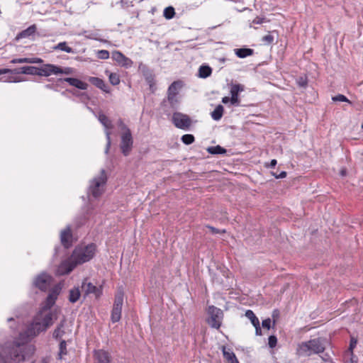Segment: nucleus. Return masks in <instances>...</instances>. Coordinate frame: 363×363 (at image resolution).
Segmentation results:
<instances>
[{
	"mask_svg": "<svg viewBox=\"0 0 363 363\" xmlns=\"http://www.w3.org/2000/svg\"><path fill=\"white\" fill-rule=\"evenodd\" d=\"M57 70H59V72H57V74H64L69 75V74H72L73 73V68L69 67H62L57 66Z\"/></svg>",
	"mask_w": 363,
	"mask_h": 363,
	"instance_id": "obj_40",
	"label": "nucleus"
},
{
	"mask_svg": "<svg viewBox=\"0 0 363 363\" xmlns=\"http://www.w3.org/2000/svg\"><path fill=\"white\" fill-rule=\"evenodd\" d=\"M277 164V161L275 159L271 160L269 164H266L265 167L268 168H274Z\"/></svg>",
	"mask_w": 363,
	"mask_h": 363,
	"instance_id": "obj_56",
	"label": "nucleus"
},
{
	"mask_svg": "<svg viewBox=\"0 0 363 363\" xmlns=\"http://www.w3.org/2000/svg\"><path fill=\"white\" fill-rule=\"evenodd\" d=\"M234 51L239 58H245L254 54V50L247 48H236Z\"/></svg>",
	"mask_w": 363,
	"mask_h": 363,
	"instance_id": "obj_27",
	"label": "nucleus"
},
{
	"mask_svg": "<svg viewBox=\"0 0 363 363\" xmlns=\"http://www.w3.org/2000/svg\"><path fill=\"white\" fill-rule=\"evenodd\" d=\"M118 125L121 128V133L126 131V130H130L121 118L118 121Z\"/></svg>",
	"mask_w": 363,
	"mask_h": 363,
	"instance_id": "obj_48",
	"label": "nucleus"
},
{
	"mask_svg": "<svg viewBox=\"0 0 363 363\" xmlns=\"http://www.w3.org/2000/svg\"><path fill=\"white\" fill-rule=\"evenodd\" d=\"M206 150L211 155H224L227 152V150L220 145L208 147Z\"/></svg>",
	"mask_w": 363,
	"mask_h": 363,
	"instance_id": "obj_30",
	"label": "nucleus"
},
{
	"mask_svg": "<svg viewBox=\"0 0 363 363\" xmlns=\"http://www.w3.org/2000/svg\"><path fill=\"white\" fill-rule=\"evenodd\" d=\"M81 297V291L79 288L74 287L69 291L68 300L70 303H74L79 301Z\"/></svg>",
	"mask_w": 363,
	"mask_h": 363,
	"instance_id": "obj_26",
	"label": "nucleus"
},
{
	"mask_svg": "<svg viewBox=\"0 0 363 363\" xmlns=\"http://www.w3.org/2000/svg\"><path fill=\"white\" fill-rule=\"evenodd\" d=\"M0 363H6V359L1 353H0Z\"/></svg>",
	"mask_w": 363,
	"mask_h": 363,
	"instance_id": "obj_60",
	"label": "nucleus"
},
{
	"mask_svg": "<svg viewBox=\"0 0 363 363\" xmlns=\"http://www.w3.org/2000/svg\"><path fill=\"white\" fill-rule=\"evenodd\" d=\"M207 313L209 315L207 319L208 324L213 328L219 329L224 316L223 311L214 306H209Z\"/></svg>",
	"mask_w": 363,
	"mask_h": 363,
	"instance_id": "obj_6",
	"label": "nucleus"
},
{
	"mask_svg": "<svg viewBox=\"0 0 363 363\" xmlns=\"http://www.w3.org/2000/svg\"><path fill=\"white\" fill-rule=\"evenodd\" d=\"M97 57L101 60H106L109 57V52L106 50H99L97 52Z\"/></svg>",
	"mask_w": 363,
	"mask_h": 363,
	"instance_id": "obj_42",
	"label": "nucleus"
},
{
	"mask_svg": "<svg viewBox=\"0 0 363 363\" xmlns=\"http://www.w3.org/2000/svg\"><path fill=\"white\" fill-rule=\"evenodd\" d=\"M265 21H267L265 18H262V17H259V16H257L252 21V23H255V24H261V23H262L263 22H265Z\"/></svg>",
	"mask_w": 363,
	"mask_h": 363,
	"instance_id": "obj_53",
	"label": "nucleus"
},
{
	"mask_svg": "<svg viewBox=\"0 0 363 363\" xmlns=\"http://www.w3.org/2000/svg\"><path fill=\"white\" fill-rule=\"evenodd\" d=\"M9 73L8 69H0V75Z\"/></svg>",
	"mask_w": 363,
	"mask_h": 363,
	"instance_id": "obj_61",
	"label": "nucleus"
},
{
	"mask_svg": "<svg viewBox=\"0 0 363 363\" xmlns=\"http://www.w3.org/2000/svg\"><path fill=\"white\" fill-rule=\"evenodd\" d=\"M67 91H69V93L72 94L74 96L79 97V98L80 96V94H82V92H80L75 89H67Z\"/></svg>",
	"mask_w": 363,
	"mask_h": 363,
	"instance_id": "obj_58",
	"label": "nucleus"
},
{
	"mask_svg": "<svg viewBox=\"0 0 363 363\" xmlns=\"http://www.w3.org/2000/svg\"><path fill=\"white\" fill-rule=\"evenodd\" d=\"M334 101H342V102H347L349 104H352V102L344 95L337 94L332 98Z\"/></svg>",
	"mask_w": 363,
	"mask_h": 363,
	"instance_id": "obj_41",
	"label": "nucleus"
},
{
	"mask_svg": "<svg viewBox=\"0 0 363 363\" xmlns=\"http://www.w3.org/2000/svg\"><path fill=\"white\" fill-rule=\"evenodd\" d=\"M272 175L276 178V179H283V178H285L286 177V172L285 171H282L280 173H276V172H272Z\"/></svg>",
	"mask_w": 363,
	"mask_h": 363,
	"instance_id": "obj_52",
	"label": "nucleus"
},
{
	"mask_svg": "<svg viewBox=\"0 0 363 363\" xmlns=\"http://www.w3.org/2000/svg\"><path fill=\"white\" fill-rule=\"evenodd\" d=\"M60 291L61 287L59 285H55L50 290L49 294L43 303L42 308L43 310L46 311L50 309L51 307L54 306Z\"/></svg>",
	"mask_w": 363,
	"mask_h": 363,
	"instance_id": "obj_12",
	"label": "nucleus"
},
{
	"mask_svg": "<svg viewBox=\"0 0 363 363\" xmlns=\"http://www.w3.org/2000/svg\"><path fill=\"white\" fill-rule=\"evenodd\" d=\"M272 317L273 318V325L276 324L277 319L279 318V311L278 309H275L272 312Z\"/></svg>",
	"mask_w": 363,
	"mask_h": 363,
	"instance_id": "obj_51",
	"label": "nucleus"
},
{
	"mask_svg": "<svg viewBox=\"0 0 363 363\" xmlns=\"http://www.w3.org/2000/svg\"><path fill=\"white\" fill-rule=\"evenodd\" d=\"M340 174H341L342 176H345L346 174H347V170L345 169H342L341 172H340Z\"/></svg>",
	"mask_w": 363,
	"mask_h": 363,
	"instance_id": "obj_62",
	"label": "nucleus"
},
{
	"mask_svg": "<svg viewBox=\"0 0 363 363\" xmlns=\"http://www.w3.org/2000/svg\"><path fill=\"white\" fill-rule=\"evenodd\" d=\"M123 303V293L118 292L115 295L113 308L111 314L112 323L118 322L121 318L122 306Z\"/></svg>",
	"mask_w": 363,
	"mask_h": 363,
	"instance_id": "obj_9",
	"label": "nucleus"
},
{
	"mask_svg": "<svg viewBox=\"0 0 363 363\" xmlns=\"http://www.w3.org/2000/svg\"><path fill=\"white\" fill-rule=\"evenodd\" d=\"M53 278L51 275L43 272L33 279V286L41 291L45 292L50 287Z\"/></svg>",
	"mask_w": 363,
	"mask_h": 363,
	"instance_id": "obj_7",
	"label": "nucleus"
},
{
	"mask_svg": "<svg viewBox=\"0 0 363 363\" xmlns=\"http://www.w3.org/2000/svg\"><path fill=\"white\" fill-rule=\"evenodd\" d=\"M43 62V60L41 58H38V57H31L30 58V64H33V63L40 64Z\"/></svg>",
	"mask_w": 363,
	"mask_h": 363,
	"instance_id": "obj_57",
	"label": "nucleus"
},
{
	"mask_svg": "<svg viewBox=\"0 0 363 363\" xmlns=\"http://www.w3.org/2000/svg\"><path fill=\"white\" fill-rule=\"evenodd\" d=\"M52 86H53V85L51 84H48L45 85V87L48 88V89H52Z\"/></svg>",
	"mask_w": 363,
	"mask_h": 363,
	"instance_id": "obj_63",
	"label": "nucleus"
},
{
	"mask_svg": "<svg viewBox=\"0 0 363 363\" xmlns=\"http://www.w3.org/2000/svg\"><path fill=\"white\" fill-rule=\"evenodd\" d=\"M26 74L39 76V67L34 66H26Z\"/></svg>",
	"mask_w": 363,
	"mask_h": 363,
	"instance_id": "obj_38",
	"label": "nucleus"
},
{
	"mask_svg": "<svg viewBox=\"0 0 363 363\" xmlns=\"http://www.w3.org/2000/svg\"><path fill=\"white\" fill-rule=\"evenodd\" d=\"M297 83H298V85L300 86V87H306L307 85H308V79H307V77H300L298 79H297Z\"/></svg>",
	"mask_w": 363,
	"mask_h": 363,
	"instance_id": "obj_45",
	"label": "nucleus"
},
{
	"mask_svg": "<svg viewBox=\"0 0 363 363\" xmlns=\"http://www.w3.org/2000/svg\"><path fill=\"white\" fill-rule=\"evenodd\" d=\"M234 363H240L238 360L235 361Z\"/></svg>",
	"mask_w": 363,
	"mask_h": 363,
	"instance_id": "obj_64",
	"label": "nucleus"
},
{
	"mask_svg": "<svg viewBox=\"0 0 363 363\" xmlns=\"http://www.w3.org/2000/svg\"><path fill=\"white\" fill-rule=\"evenodd\" d=\"M133 138L130 130H126L121 134L120 149L124 156H128L133 149Z\"/></svg>",
	"mask_w": 363,
	"mask_h": 363,
	"instance_id": "obj_8",
	"label": "nucleus"
},
{
	"mask_svg": "<svg viewBox=\"0 0 363 363\" xmlns=\"http://www.w3.org/2000/svg\"><path fill=\"white\" fill-rule=\"evenodd\" d=\"M13 64H17V63H30V57H23V58H15L13 59L11 61Z\"/></svg>",
	"mask_w": 363,
	"mask_h": 363,
	"instance_id": "obj_44",
	"label": "nucleus"
},
{
	"mask_svg": "<svg viewBox=\"0 0 363 363\" xmlns=\"http://www.w3.org/2000/svg\"><path fill=\"white\" fill-rule=\"evenodd\" d=\"M229 101H230V98L228 96H225L222 99V102L223 104H228Z\"/></svg>",
	"mask_w": 363,
	"mask_h": 363,
	"instance_id": "obj_59",
	"label": "nucleus"
},
{
	"mask_svg": "<svg viewBox=\"0 0 363 363\" xmlns=\"http://www.w3.org/2000/svg\"><path fill=\"white\" fill-rule=\"evenodd\" d=\"M107 182V175L106 170L102 169L100 172V174L94 177L90 184L88 192L94 198L97 199L100 197L104 191V186Z\"/></svg>",
	"mask_w": 363,
	"mask_h": 363,
	"instance_id": "obj_5",
	"label": "nucleus"
},
{
	"mask_svg": "<svg viewBox=\"0 0 363 363\" xmlns=\"http://www.w3.org/2000/svg\"><path fill=\"white\" fill-rule=\"evenodd\" d=\"M277 344V338L275 335H270L268 338V345L270 348H274Z\"/></svg>",
	"mask_w": 363,
	"mask_h": 363,
	"instance_id": "obj_43",
	"label": "nucleus"
},
{
	"mask_svg": "<svg viewBox=\"0 0 363 363\" xmlns=\"http://www.w3.org/2000/svg\"><path fill=\"white\" fill-rule=\"evenodd\" d=\"M206 228H208L211 232L212 233V234H218V233H225V230H219L218 228H216L213 226H211V225H206Z\"/></svg>",
	"mask_w": 363,
	"mask_h": 363,
	"instance_id": "obj_49",
	"label": "nucleus"
},
{
	"mask_svg": "<svg viewBox=\"0 0 363 363\" xmlns=\"http://www.w3.org/2000/svg\"><path fill=\"white\" fill-rule=\"evenodd\" d=\"M182 142L185 145H191L195 141V138L191 134H185L182 136Z\"/></svg>",
	"mask_w": 363,
	"mask_h": 363,
	"instance_id": "obj_35",
	"label": "nucleus"
},
{
	"mask_svg": "<svg viewBox=\"0 0 363 363\" xmlns=\"http://www.w3.org/2000/svg\"><path fill=\"white\" fill-rule=\"evenodd\" d=\"M30 347V346L16 342L6 345L3 349V352L6 363L9 361L14 362L24 361L26 358L25 350Z\"/></svg>",
	"mask_w": 363,
	"mask_h": 363,
	"instance_id": "obj_2",
	"label": "nucleus"
},
{
	"mask_svg": "<svg viewBox=\"0 0 363 363\" xmlns=\"http://www.w3.org/2000/svg\"><path fill=\"white\" fill-rule=\"evenodd\" d=\"M112 58L114 61L118 62L120 65L125 67L126 68L130 67L133 65V61L130 58L125 57L120 51L113 52Z\"/></svg>",
	"mask_w": 363,
	"mask_h": 363,
	"instance_id": "obj_17",
	"label": "nucleus"
},
{
	"mask_svg": "<svg viewBox=\"0 0 363 363\" xmlns=\"http://www.w3.org/2000/svg\"><path fill=\"white\" fill-rule=\"evenodd\" d=\"M79 99L82 101L86 102L90 99V97L86 92H82V94H80Z\"/></svg>",
	"mask_w": 363,
	"mask_h": 363,
	"instance_id": "obj_54",
	"label": "nucleus"
},
{
	"mask_svg": "<svg viewBox=\"0 0 363 363\" xmlns=\"http://www.w3.org/2000/svg\"><path fill=\"white\" fill-rule=\"evenodd\" d=\"M57 66L53 64H45L39 67V76L49 77L51 74H57Z\"/></svg>",
	"mask_w": 363,
	"mask_h": 363,
	"instance_id": "obj_22",
	"label": "nucleus"
},
{
	"mask_svg": "<svg viewBox=\"0 0 363 363\" xmlns=\"http://www.w3.org/2000/svg\"><path fill=\"white\" fill-rule=\"evenodd\" d=\"M179 101L177 96L167 95L161 102V107L164 113H167L170 109L175 110L178 108Z\"/></svg>",
	"mask_w": 363,
	"mask_h": 363,
	"instance_id": "obj_13",
	"label": "nucleus"
},
{
	"mask_svg": "<svg viewBox=\"0 0 363 363\" xmlns=\"http://www.w3.org/2000/svg\"><path fill=\"white\" fill-rule=\"evenodd\" d=\"M163 15L167 19H172L175 15V10L172 6H168L164 9Z\"/></svg>",
	"mask_w": 363,
	"mask_h": 363,
	"instance_id": "obj_36",
	"label": "nucleus"
},
{
	"mask_svg": "<svg viewBox=\"0 0 363 363\" xmlns=\"http://www.w3.org/2000/svg\"><path fill=\"white\" fill-rule=\"evenodd\" d=\"M110 83L113 85H118L120 83L119 75L116 73H111L108 76Z\"/></svg>",
	"mask_w": 363,
	"mask_h": 363,
	"instance_id": "obj_37",
	"label": "nucleus"
},
{
	"mask_svg": "<svg viewBox=\"0 0 363 363\" xmlns=\"http://www.w3.org/2000/svg\"><path fill=\"white\" fill-rule=\"evenodd\" d=\"M274 36L271 33H269L268 35H264L262 38V40L266 44L270 45L274 42Z\"/></svg>",
	"mask_w": 363,
	"mask_h": 363,
	"instance_id": "obj_46",
	"label": "nucleus"
},
{
	"mask_svg": "<svg viewBox=\"0 0 363 363\" xmlns=\"http://www.w3.org/2000/svg\"><path fill=\"white\" fill-rule=\"evenodd\" d=\"M8 70L9 73L13 74H26V66L14 69H8Z\"/></svg>",
	"mask_w": 363,
	"mask_h": 363,
	"instance_id": "obj_39",
	"label": "nucleus"
},
{
	"mask_svg": "<svg viewBox=\"0 0 363 363\" xmlns=\"http://www.w3.org/2000/svg\"><path fill=\"white\" fill-rule=\"evenodd\" d=\"M357 343V339L352 337L350 342L349 350L351 352L352 354H353V350L356 347Z\"/></svg>",
	"mask_w": 363,
	"mask_h": 363,
	"instance_id": "obj_47",
	"label": "nucleus"
},
{
	"mask_svg": "<svg viewBox=\"0 0 363 363\" xmlns=\"http://www.w3.org/2000/svg\"><path fill=\"white\" fill-rule=\"evenodd\" d=\"M325 350L323 340L320 338L311 339L308 341L302 342L298 345V354L301 356L309 357L313 354L323 353Z\"/></svg>",
	"mask_w": 363,
	"mask_h": 363,
	"instance_id": "obj_3",
	"label": "nucleus"
},
{
	"mask_svg": "<svg viewBox=\"0 0 363 363\" xmlns=\"http://www.w3.org/2000/svg\"><path fill=\"white\" fill-rule=\"evenodd\" d=\"M223 358L226 363H234L238 360L235 353L230 350V349H226L225 346L222 348Z\"/></svg>",
	"mask_w": 363,
	"mask_h": 363,
	"instance_id": "obj_25",
	"label": "nucleus"
},
{
	"mask_svg": "<svg viewBox=\"0 0 363 363\" xmlns=\"http://www.w3.org/2000/svg\"><path fill=\"white\" fill-rule=\"evenodd\" d=\"M96 250V246L94 243L84 247H76L71 256L60 264L57 270L58 274L60 275L70 274L77 266L91 260L95 255Z\"/></svg>",
	"mask_w": 363,
	"mask_h": 363,
	"instance_id": "obj_1",
	"label": "nucleus"
},
{
	"mask_svg": "<svg viewBox=\"0 0 363 363\" xmlns=\"http://www.w3.org/2000/svg\"><path fill=\"white\" fill-rule=\"evenodd\" d=\"M57 82H66L69 83V85L81 90H86L89 86L87 83L74 77L60 78L57 79Z\"/></svg>",
	"mask_w": 363,
	"mask_h": 363,
	"instance_id": "obj_18",
	"label": "nucleus"
},
{
	"mask_svg": "<svg viewBox=\"0 0 363 363\" xmlns=\"http://www.w3.org/2000/svg\"><path fill=\"white\" fill-rule=\"evenodd\" d=\"M94 363H112L111 354L104 350H94L93 351Z\"/></svg>",
	"mask_w": 363,
	"mask_h": 363,
	"instance_id": "obj_16",
	"label": "nucleus"
},
{
	"mask_svg": "<svg viewBox=\"0 0 363 363\" xmlns=\"http://www.w3.org/2000/svg\"><path fill=\"white\" fill-rule=\"evenodd\" d=\"M271 319L269 318L262 320V325L264 328L269 330L271 328Z\"/></svg>",
	"mask_w": 363,
	"mask_h": 363,
	"instance_id": "obj_50",
	"label": "nucleus"
},
{
	"mask_svg": "<svg viewBox=\"0 0 363 363\" xmlns=\"http://www.w3.org/2000/svg\"><path fill=\"white\" fill-rule=\"evenodd\" d=\"M87 278H85L82 283V288L84 289V296L90 294H94L96 298H99L102 295V287H97L91 282H86Z\"/></svg>",
	"mask_w": 363,
	"mask_h": 363,
	"instance_id": "obj_15",
	"label": "nucleus"
},
{
	"mask_svg": "<svg viewBox=\"0 0 363 363\" xmlns=\"http://www.w3.org/2000/svg\"><path fill=\"white\" fill-rule=\"evenodd\" d=\"M88 80L91 84L100 89L106 93H110L109 86L105 83V82L102 79L96 77H89Z\"/></svg>",
	"mask_w": 363,
	"mask_h": 363,
	"instance_id": "obj_23",
	"label": "nucleus"
},
{
	"mask_svg": "<svg viewBox=\"0 0 363 363\" xmlns=\"http://www.w3.org/2000/svg\"><path fill=\"white\" fill-rule=\"evenodd\" d=\"M98 119L100 121V123L106 129V137L107 143H106V145L105 153L108 154L109 152L111 145V133L110 130L113 128V125L112 124L111 121L108 118V117L106 116L102 112L99 113Z\"/></svg>",
	"mask_w": 363,
	"mask_h": 363,
	"instance_id": "obj_11",
	"label": "nucleus"
},
{
	"mask_svg": "<svg viewBox=\"0 0 363 363\" xmlns=\"http://www.w3.org/2000/svg\"><path fill=\"white\" fill-rule=\"evenodd\" d=\"M244 90V86L240 84H234L230 89V102L233 105L238 106L240 104V99L238 97L239 92Z\"/></svg>",
	"mask_w": 363,
	"mask_h": 363,
	"instance_id": "obj_21",
	"label": "nucleus"
},
{
	"mask_svg": "<svg viewBox=\"0 0 363 363\" xmlns=\"http://www.w3.org/2000/svg\"><path fill=\"white\" fill-rule=\"evenodd\" d=\"M56 315L50 311L47 313L42 318L35 320L28 328V335L36 336L40 333L45 331L53 324V320L56 319Z\"/></svg>",
	"mask_w": 363,
	"mask_h": 363,
	"instance_id": "obj_4",
	"label": "nucleus"
},
{
	"mask_svg": "<svg viewBox=\"0 0 363 363\" xmlns=\"http://www.w3.org/2000/svg\"><path fill=\"white\" fill-rule=\"evenodd\" d=\"M255 328V334L256 335H262V331L260 327V323L256 324L253 325Z\"/></svg>",
	"mask_w": 363,
	"mask_h": 363,
	"instance_id": "obj_55",
	"label": "nucleus"
},
{
	"mask_svg": "<svg viewBox=\"0 0 363 363\" xmlns=\"http://www.w3.org/2000/svg\"><path fill=\"white\" fill-rule=\"evenodd\" d=\"M60 241L65 248L68 249L72 245V233L69 226L62 230Z\"/></svg>",
	"mask_w": 363,
	"mask_h": 363,
	"instance_id": "obj_19",
	"label": "nucleus"
},
{
	"mask_svg": "<svg viewBox=\"0 0 363 363\" xmlns=\"http://www.w3.org/2000/svg\"><path fill=\"white\" fill-rule=\"evenodd\" d=\"M37 30V27L35 24L30 26L26 29L20 32L16 37V40H18L21 38H28L33 35Z\"/></svg>",
	"mask_w": 363,
	"mask_h": 363,
	"instance_id": "obj_24",
	"label": "nucleus"
},
{
	"mask_svg": "<svg viewBox=\"0 0 363 363\" xmlns=\"http://www.w3.org/2000/svg\"><path fill=\"white\" fill-rule=\"evenodd\" d=\"M182 87L181 82L175 81L172 82L168 88L167 95L177 96L178 90Z\"/></svg>",
	"mask_w": 363,
	"mask_h": 363,
	"instance_id": "obj_29",
	"label": "nucleus"
},
{
	"mask_svg": "<svg viewBox=\"0 0 363 363\" xmlns=\"http://www.w3.org/2000/svg\"><path fill=\"white\" fill-rule=\"evenodd\" d=\"M67 323V319L64 316L63 318L60 320V322L57 324L56 328L54 330L52 333V337L56 340H62V337L64 335L67 333L65 330V325Z\"/></svg>",
	"mask_w": 363,
	"mask_h": 363,
	"instance_id": "obj_20",
	"label": "nucleus"
},
{
	"mask_svg": "<svg viewBox=\"0 0 363 363\" xmlns=\"http://www.w3.org/2000/svg\"><path fill=\"white\" fill-rule=\"evenodd\" d=\"M245 316L249 318L253 325L259 323V320L252 310L245 312Z\"/></svg>",
	"mask_w": 363,
	"mask_h": 363,
	"instance_id": "obj_34",
	"label": "nucleus"
},
{
	"mask_svg": "<svg viewBox=\"0 0 363 363\" xmlns=\"http://www.w3.org/2000/svg\"><path fill=\"white\" fill-rule=\"evenodd\" d=\"M211 74L212 68L206 65H201L198 71V77L203 79H206L210 77Z\"/></svg>",
	"mask_w": 363,
	"mask_h": 363,
	"instance_id": "obj_28",
	"label": "nucleus"
},
{
	"mask_svg": "<svg viewBox=\"0 0 363 363\" xmlns=\"http://www.w3.org/2000/svg\"><path fill=\"white\" fill-rule=\"evenodd\" d=\"M55 50H60L68 53H74V50L67 45V42H60L54 47Z\"/></svg>",
	"mask_w": 363,
	"mask_h": 363,
	"instance_id": "obj_33",
	"label": "nucleus"
},
{
	"mask_svg": "<svg viewBox=\"0 0 363 363\" xmlns=\"http://www.w3.org/2000/svg\"><path fill=\"white\" fill-rule=\"evenodd\" d=\"M172 121L177 128L185 130H189L192 123L191 118L181 112H174L172 115Z\"/></svg>",
	"mask_w": 363,
	"mask_h": 363,
	"instance_id": "obj_10",
	"label": "nucleus"
},
{
	"mask_svg": "<svg viewBox=\"0 0 363 363\" xmlns=\"http://www.w3.org/2000/svg\"><path fill=\"white\" fill-rule=\"evenodd\" d=\"M141 71L147 84L149 85L150 91L154 93L156 90V81L153 70L149 69L147 66H143Z\"/></svg>",
	"mask_w": 363,
	"mask_h": 363,
	"instance_id": "obj_14",
	"label": "nucleus"
},
{
	"mask_svg": "<svg viewBox=\"0 0 363 363\" xmlns=\"http://www.w3.org/2000/svg\"><path fill=\"white\" fill-rule=\"evenodd\" d=\"M224 108L222 105H218L211 113V117L215 121H219L223 115Z\"/></svg>",
	"mask_w": 363,
	"mask_h": 363,
	"instance_id": "obj_32",
	"label": "nucleus"
},
{
	"mask_svg": "<svg viewBox=\"0 0 363 363\" xmlns=\"http://www.w3.org/2000/svg\"><path fill=\"white\" fill-rule=\"evenodd\" d=\"M60 341V344H59V352H58V359H62V357L64 355H67V353H68V351H67V341L65 340H59ZM68 342H70L69 340H68Z\"/></svg>",
	"mask_w": 363,
	"mask_h": 363,
	"instance_id": "obj_31",
	"label": "nucleus"
}]
</instances>
